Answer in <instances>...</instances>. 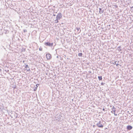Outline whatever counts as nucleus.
<instances>
[{
  "mask_svg": "<svg viewBox=\"0 0 133 133\" xmlns=\"http://www.w3.org/2000/svg\"><path fill=\"white\" fill-rule=\"evenodd\" d=\"M62 15L61 13H59L56 16V19L60 20L61 18H62Z\"/></svg>",
  "mask_w": 133,
  "mask_h": 133,
  "instance_id": "obj_1",
  "label": "nucleus"
},
{
  "mask_svg": "<svg viewBox=\"0 0 133 133\" xmlns=\"http://www.w3.org/2000/svg\"><path fill=\"white\" fill-rule=\"evenodd\" d=\"M44 44L46 46H51V47L53 45V43H50L49 42H48L44 43Z\"/></svg>",
  "mask_w": 133,
  "mask_h": 133,
  "instance_id": "obj_2",
  "label": "nucleus"
},
{
  "mask_svg": "<svg viewBox=\"0 0 133 133\" xmlns=\"http://www.w3.org/2000/svg\"><path fill=\"white\" fill-rule=\"evenodd\" d=\"M46 56L48 60L50 59L51 58V55L49 53L47 54L46 55Z\"/></svg>",
  "mask_w": 133,
  "mask_h": 133,
  "instance_id": "obj_3",
  "label": "nucleus"
},
{
  "mask_svg": "<svg viewBox=\"0 0 133 133\" xmlns=\"http://www.w3.org/2000/svg\"><path fill=\"white\" fill-rule=\"evenodd\" d=\"M97 125L99 127L102 128L103 127V125L101 124V122L100 121L97 124Z\"/></svg>",
  "mask_w": 133,
  "mask_h": 133,
  "instance_id": "obj_4",
  "label": "nucleus"
},
{
  "mask_svg": "<svg viewBox=\"0 0 133 133\" xmlns=\"http://www.w3.org/2000/svg\"><path fill=\"white\" fill-rule=\"evenodd\" d=\"M111 109H112V111H111V112L112 113L115 114V112L116 111V110L115 109V108L113 106Z\"/></svg>",
  "mask_w": 133,
  "mask_h": 133,
  "instance_id": "obj_5",
  "label": "nucleus"
},
{
  "mask_svg": "<svg viewBox=\"0 0 133 133\" xmlns=\"http://www.w3.org/2000/svg\"><path fill=\"white\" fill-rule=\"evenodd\" d=\"M127 130H130L131 129H132V126L130 125H128L127 126Z\"/></svg>",
  "mask_w": 133,
  "mask_h": 133,
  "instance_id": "obj_6",
  "label": "nucleus"
},
{
  "mask_svg": "<svg viewBox=\"0 0 133 133\" xmlns=\"http://www.w3.org/2000/svg\"><path fill=\"white\" fill-rule=\"evenodd\" d=\"M99 11L100 14H102L104 12V10L103 8H99Z\"/></svg>",
  "mask_w": 133,
  "mask_h": 133,
  "instance_id": "obj_7",
  "label": "nucleus"
},
{
  "mask_svg": "<svg viewBox=\"0 0 133 133\" xmlns=\"http://www.w3.org/2000/svg\"><path fill=\"white\" fill-rule=\"evenodd\" d=\"M25 68L26 69L27 71H30V69L29 68V67L27 65H26L25 67Z\"/></svg>",
  "mask_w": 133,
  "mask_h": 133,
  "instance_id": "obj_8",
  "label": "nucleus"
},
{
  "mask_svg": "<svg viewBox=\"0 0 133 133\" xmlns=\"http://www.w3.org/2000/svg\"><path fill=\"white\" fill-rule=\"evenodd\" d=\"M55 118V120H56L57 121H59L61 119V118H60L59 116L56 117Z\"/></svg>",
  "mask_w": 133,
  "mask_h": 133,
  "instance_id": "obj_9",
  "label": "nucleus"
},
{
  "mask_svg": "<svg viewBox=\"0 0 133 133\" xmlns=\"http://www.w3.org/2000/svg\"><path fill=\"white\" fill-rule=\"evenodd\" d=\"M59 20L56 19L55 20H54V23H58L59 22L58 20Z\"/></svg>",
  "mask_w": 133,
  "mask_h": 133,
  "instance_id": "obj_10",
  "label": "nucleus"
},
{
  "mask_svg": "<svg viewBox=\"0 0 133 133\" xmlns=\"http://www.w3.org/2000/svg\"><path fill=\"white\" fill-rule=\"evenodd\" d=\"M82 55L83 54H82V53H79L78 54V56H80V57L82 56Z\"/></svg>",
  "mask_w": 133,
  "mask_h": 133,
  "instance_id": "obj_11",
  "label": "nucleus"
},
{
  "mask_svg": "<svg viewBox=\"0 0 133 133\" xmlns=\"http://www.w3.org/2000/svg\"><path fill=\"white\" fill-rule=\"evenodd\" d=\"M98 78L99 80H101L102 79V76H98Z\"/></svg>",
  "mask_w": 133,
  "mask_h": 133,
  "instance_id": "obj_12",
  "label": "nucleus"
},
{
  "mask_svg": "<svg viewBox=\"0 0 133 133\" xmlns=\"http://www.w3.org/2000/svg\"><path fill=\"white\" fill-rule=\"evenodd\" d=\"M94 37H93L94 38V39H93V40H94L95 39V38H96V36L95 35H94Z\"/></svg>",
  "mask_w": 133,
  "mask_h": 133,
  "instance_id": "obj_13",
  "label": "nucleus"
},
{
  "mask_svg": "<svg viewBox=\"0 0 133 133\" xmlns=\"http://www.w3.org/2000/svg\"><path fill=\"white\" fill-rule=\"evenodd\" d=\"M23 32H27V30L26 29H24V30H23Z\"/></svg>",
  "mask_w": 133,
  "mask_h": 133,
  "instance_id": "obj_14",
  "label": "nucleus"
},
{
  "mask_svg": "<svg viewBox=\"0 0 133 133\" xmlns=\"http://www.w3.org/2000/svg\"><path fill=\"white\" fill-rule=\"evenodd\" d=\"M39 50L40 51H42V48L40 47L39 49Z\"/></svg>",
  "mask_w": 133,
  "mask_h": 133,
  "instance_id": "obj_15",
  "label": "nucleus"
},
{
  "mask_svg": "<svg viewBox=\"0 0 133 133\" xmlns=\"http://www.w3.org/2000/svg\"><path fill=\"white\" fill-rule=\"evenodd\" d=\"M37 89V87H35L34 88V91H35V90H36Z\"/></svg>",
  "mask_w": 133,
  "mask_h": 133,
  "instance_id": "obj_16",
  "label": "nucleus"
},
{
  "mask_svg": "<svg viewBox=\"0 0 133 133\" xmlns=\"http://www.w3.org/2000/svg\"><path fill=\"white\" fill-rule=\"evenodd\" d=\"M104 84H105V83H103V82H102L101 83V85H103Z\"/></svg>",
  "mask_w": 133,
  "mask_h": 133,
  "instance_id": "obj_17",
  "label": "nucleus"
},
{
  "mask_svg": "<svg viewBox=\"0 0 133 133\" xmlns=\"http://www.w3.org/2000/svg\"><path fill=\"white\" fill-rule=\"evenodd\" d=\"M39 85V84H37L36 85V87H37Z\"/></svg>",
  "mask_w": 133,
  "mask_h": 133,
  "instance_id": "obj_18",
  "label": "nucleus"
},
{
  "mask_svg": "<svg viewBox=\"0 0 133 133\" xmlns=\"http://www.w3.org/2000/svg\"><path fill=\"white\" fill-rule=\"evenodd\" d=\"M77 30L78 31L80 29V28H77Z\"/></svg>",
  "mask_w": 133,
  "mask_h": 133,
  "instance_id": "obj_19",
  "label": "nucleus"
},
{
  "mask_svg": "<svg viewBox=\"0 0 133 133\" xmlns=\"http://www.w3.org/2000/svg\"><path fill=\"white\" fill-rule=\"evenodd\" d=\"M88 35L89 36H90L91 35V34H90V33H89V34H88Z\"/></svg>",
  "mask_w": 133,
  "mask_h": 133,
  "instance_id": "obj_20",
  "label": "nucleus"
},
{
  "mask_svg": "<svg viewBox=\"0 0 133 133\" xmlns=\"http://www.w3.org/2000/svg\"><path fill=\"white\" fill-rule=\"evenodd\" d=\"M16 85H15V86H14V88H16Z\"/></svg>",
  "mask_w": 133,
  "mask_h": 133,
  "instance_id": "obj_21",
  "label": "nucleus"
},
{
  "mask_svg": "<svg viewBox=\"0 0 133 133\" xmlns=\"http://www.w3.org/2000/svg\"><path fill=\"white\" fill-rule=\"evenodd\" d=\"M114 114L115 115V116H116L117 115V114H115H115Z\"/></svg>",
  "mask_w": 133,
  "mask_h": 133,
  "instance_id": "obj_22",
  "label": "nucleus"
},
{
  "mask_svg": "<svg viewBox=\"0 0 133 133\" xmlns=\"http://www.w3.org/2000/svg\"><path fill=\"white\" fill-rule=\"evenodd\" d=\"M53 16H56V15L54 14Z\"/></svg>",
  "mask_w": 133,
  "mask_h": 133,
  "instance_id": "obj_23",
  "label": "nucleus"
},
{
  "mask_svg": "<svg viewBox=\"0 0 133 133\" xmlns=\"http://www.w3.org/2000/svg\"><path fill=\"white\" fill-rule=\"evenodd\" d=\"M103 111H104V110H105V109H104V108H103Z\"/></svg>",
  "mask_w": 133,
  "mask_h": 133,
  "instance_id": "obj_24",
  "label": "nucleus"
},
{
  "mask_svg": "<svg viewBox=\"0 0 133 133\" xmlns=\"http://www.w3.org/2000/svg\"><path fill=\"white\" fill-rule=\"evenodd\" d=\"M1 70H2L1 69H0V72L1 71Z\"/></svg>",
  "mask_w": 133,
  "mask_h": 133,
  "instance_id": "obj_25",
  "label": "nucleus"
},
{
  "mask_svg": "<svg viewBox=\"0 0 133 133\" xmlns=\"http://www.w3.org/2000/svg\"><path fill=\"white\" fill-rule=\"evenodd\" d=\"M56 57H57V58H58V56H57Z\"/></svg>",
  "mask_w": 133,
  "mask_h": 133,
  "instance_id": "obj_26",
  "label": "nucleus"
},
{
  "mask_svg": "<svg viewBox=\"0 0 133 133\" xmlns=\"http://www.w3.org/2000/svg\"><path fill=\"white\" fill-rule=\"evenodd\" d=\"M14 114H16L15 113V112H14Z\"/></svg>",
  "mask_w": 133,
  "mask_h": 133,
  "instance_id": "obj_27",
  "label": "nucleus"
},
{
  "mask_svg": "<svg viewBox=\"0 0 133 133\" xmlns=\"http://www.w3.org/2000/svg\"><path fill=\"white\" fill-rule=\"evenodd\" d=\"M95 126L94 125L93 126V127H95Z\"/></svg>",
  "mask_w": 133,
  "mask_h": 133,
  "instance_id": "obj_28",
  "label": "nucleus"
},
{
  "mask_svg": "<svg viewBox=\"0 0 133 133\" xmlns=\"http://www.w3.org/2000/svg\"><path fill=\"white\" fill-rule=\"evenodd\" d=\"M81 31V30H80V31H79V32H80Z\"/></svg>",
  "mask_w": 133,
  "mask_h": 133,
  "instance_id": "obj_29",
  "label": "nucleus"
},
{
  "mask_svg": "<svg viewBox=\"0 0 133 133\" xmlns=\"http://www.w3.org/2000/svg\"><path fill=\"white\" fill-rule=\"evenodd\" d=\"M17 117V115L16 116V118Z\"/></svg>",
  "mask_w": 133,
  "mask_h": 133,
  "instance_id": "obj_30",
  "label": "nucleus"
}]
</instances>
